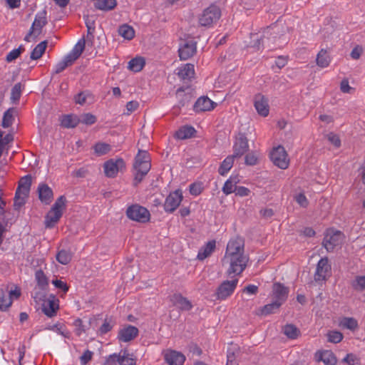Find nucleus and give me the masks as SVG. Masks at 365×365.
<instances>
[{
	"label": "nucleus",
	"instance_id": "nucleus-1",
	"mask_svg": "<svg viewBox=\"0 0 365 365\" xmlns=\"http://www.w3.org/2000/svg\"><path fill=\"white\" fill-rule=\"evenodd\" d=\"M66 198L64 195L58 197L50 210L45 216L44 225L46 228H53L63 215L66 207Z\"/></svg>",
	"mask_w": 365,
	"mask_h": 365
},
{
	"label": "nucleus",
	"instance_id": "nucleus-2",
	"mask_svg": "<svg viewBox=\"0 0 365 365\" xmlns=\"http://www.w3.org/2000/svg\"><path fill=\"white\" fill-rule=\"evenodd\" d=\"M249 257L243 255L236 257H229L227 259L223 258L222 263L229 264L227 274L229 276L232 274L240 275L245 269Z\"/></svg>",
	"mask_w": 365,
	"mask_h": 365
},
{
	"label": "nucleus",
	"instance_id": "nucleus-3",
	"mask_svg": "<svg viewBox=\"0 0 365 365\" xmlns=\"http://www.w3.org/2000/svg\"><path fill=\"white\" fill-rule=\"evenodd\" d=\"M126 215L129 219L142 223L148 222L150 217L148 209L138 204L129 206L126 210Z\"/></svg>",
	"mask_w": 365,
	"mask_h": 365
},
{
	"label": "nucleus",
	"instance_id": "nucleus-4",
	"mask_svg": "<svg viewBox=\"0 0 365 365\" xmlns=\"http://www.w3.org/2000/svg\"><path fill=\"white\" fill-rule=\"evenodd\" d=\"M221 16V11L216 5H210L203 11L199 19V23L202 26H210L215 23Z\"/></svg>",
	"mask_w": 365,
	"mask_h": 365
},
{
	"label": "nucleus",
	"instance_id": "nucleus-5",
	"mask_svg": "<svg viewBox=\"0 0 365 365\" xmlns=\"http://www.w3.org/2000/svg\"><path fill=\"white\" fill-rule=\"evenodd\" d=\"M272 163L281 169H286L289 165V160L284 148L279 145L274 148L270 153Z\"/></svg>",
	"mask_w": 365,
	"mask_h": 365
},
{
	"label": "nucleus",
	"instance_id": "nucleus-6",
	"mask_svg": "<svg viewBox=\"0 0 365 365\" xmlns=\"http://www.w3.org/2000/svg\"><path fill=\"white\" fill-rule=\"evenodd\" d=\"M125 168V163L122 158L110 159L104 163L105 175L108 178H115L119 171Z\"/></svg>",
	"mask_w": 365,
	"mask_h": 365
},
{
	"label": "nucleus",
	"instance_id": "nucleus-7",
	"mask_svg": "<svg viewBox=\"0 0 365 365\" xmlns=\"http://www.w3.org/2000/svg\"><path fill=\"white\" fill-rule=\"evenodd\" d=\"M238 283V279L223 281L216 290V298L219 300H225L235 291Z\"/></svg>",
	"mask_w": 365,
	"mask_h": 365
},
{
	"label": "nucleus",
	"instance_id": "nucleus-8",
	"mask_svg": "<svg viewBox=\"0 0 365 365\" xmlns=\"http://www.w3.org/2000/svg\"><path fill=\"white\" fill-rule=\"evenodd\" d=\"M197 51V42L193 39L185 40L180 43L178 49L181 60H187L192 57Z\"/></svg>",
	"mask_w": 365,
	"mask_h": 365
},
{
	"label": "nucleus",
	"instance_id": "nucleus-9",
	"mask_svg": "<svg viewBox=\"0 0 365 365\" xmlns=\"http://www.w3.org/2000/svg\"><path fill=\"white\" fill-rule=\"evenodd\" d=\"M249 149L248 140L245 133H239L233 145V154L235 158H240Z\"/></svg>",
	"mask_w": 365,
	"mask_h": 365
},
{
	"label": "nucleus",
	"instance_id": "nucleus-10",
	"mask_svg": "<svg viewBox=\"0 0 365 365\" xmlns=\"http://www.w3.org/2000/svg\"><path fill=\"white\" fill-rule=\"evenodd\" d=\"M182 200V192L179 190L171 192L165 199L164 210L167 212H173Z\"/></svg>",
	"mask_w": 365,
	"mask_h": 365
},
{
	"label": "nucleus",
	"instance_id": "nucleus-11",
	"mask_svg": "<svg viewBox=\"0 0 365 365\" xmlns=\"http://www.w3.org/2000/svg\"><path fill=\"white\" fill-rule=\"evenodd\" d=\"M244 242L238 238L229 241L227 245L225 255L223 258L227 259L229 257H236L243 255Z\"/></svg>",
	"mask_w": 365,
	"mask_h": 365
},
{
	"label": "nucleus",
	"instance_id": "nucleus-12",
	"mask_svg": "<svg viewBox=\"0 0 365 365\" xmlns=\"http://www.w3.org/2000/svg\"><path fill=\"white\" fill-rule=\"evenodd\" d=\"M341 235L340 231L327 233L322 242L323 246L328 252H332L341 243Z\"/></svg>",
	"mask_w": 365,
	"mask_h": 365
},
{
	"label": "nucleus",
	"instance_id": "nucleus-13",
	"mask_svg": "<svg viewBox=\"0 0 365 365\" xmlns=\"http://www.w3.org/2000/svg\"><path fill=\"white\" fill-rule=\"evenodd\" d=\"M289 289L280 282L274 283L272 286V299L282 305L287 301Z\"/></svg>",
	"mask_w": 365,
	"mask_h": 365
},
{
	"label": "nucleus",
	"instance_id": "nucleus-14",
	"mask_svg": "<svg viewBox=\"0 0 365 365\" xmlns=\"http://www.w3.org/2000/svg\"><path fill=\"white\" fill-rule=\"evenodd\" d=\"M163 356L165 362L169 365H183L185 361V355L175 350H167Z\"/></svg>",
	"mask_w": 365,
	"mask_h": 365
},
{
	"label": "nucleus",
	"instance_id": "nucleus-15",
	"mask_svg": "<svg viewBox=\"0 0 365 365\" xmlns=\"http://www.w3.org/2000/svg\"><path fill=\"white\" fill-rule=\"evenodd\" d=\"M138 332L139 331L137 327L132 325H127L120 329L118 339L120 341L128 342L134 339L138 335Z\"/></svg>",
	"mask_w": 365,
	"mask_h": 365
},
{
	"label": "nucleus",
	"instance_id": "nucleus-16",
	"mask_svg": "<svg viewBox=\"0 0 365 365\" xmlns=\"http://www.w3.org/2000/svg\"><path fill=\"white\" fill-rule=\"evenodd\" d=\"M38 198L45 205H49L53 199L52 189L46 183H40L38 186Z\"/></svg>",
	"mask_w": 365,
	"mask_h": 365
},
{
	"label": "nucleus",
	"instance_id": "nucleus-17",
	"mask_svg": "<svg viewBox=\"0 0 365 365\" xmlns=\"http://www.w3.org/2000/svg\"><path fill=\"white\" fill-rule=\"evenodd\" d=\"M216 105L217 103L211 101L209 98L202 96L195 103L193 109L197 113L208 111L212 110Z\"/></svg>",
	"mask_w": 365,
	"mask_h": 365
},
{
	"label": "nucleus",
	"instance_id": "nucleus-18",
	"mask_svg": "<svg viewBox=\"0 0 365 365\" xmlns=\"http://www.w3.org/2000/svg\"><path fill=\"white\" fill-rule=\"evenodd\" d=\"M331 267L329 264L327 257L322 258L317 263V269L314 275L316 281L324 280L326 278L327 273L330 270Z\"/></svg>",
	"mask_w": 365,
	"mask_h": 365
},
{
	"label": "nucleus",
	"instance_id": "nucleus-19",
	"mask_svg": "<svg viewBox=\"0 0 365 365\" xmlns=\"http://www.w3.org/2000/svg\"><path fill=\"white\" fill-rule=\"evenodd\" d=\"M46 11L42 10L36 14L34 21L31 26L34 28V31L39 35L41 33L42 29L47 24Z\"/></svg>",
	"mask_w": 365,
	"mask_h": 365
},
{
	"label": "nucleus",
	"instance_id": "nucleus-20",
	"mask_svg": "<svg viewBox=\"0 0 365 365\" xmlns=\"http://www.w3.org/2000/svg\"><path fill=\"white\" fill-rule=\"evenodd\" d=\"M170 300L173 304L177 306L181 311H189L192 308L191 302L181 294H174Z\"/></svg>",
	"mask_w": 365,
	"mask_h": 365
},
{
	"label": "nucleus",
	"instance_id": "nucleus-21",
	"mask_svg": "<svg viewBox=\"0 0 365 365\" xmlns=\"http://www.w3.org/2000/svg\"><path fill=\"white\" fill-rule=\"evenodd\" d=\"M255 107L257 113L264 117H266L269 114V105L268 100L260 94L255 96Z\"/></svg>",
	"mask_w": 365,
	"mask_h": 365
},
{
	"label": "nucleus",
	"instance_id": "nucleus-22",
	"mask_svg": "<svg viewBox=\"0 0 365 365\" xmlns=\"http://www.w3.org/2000/svg\"><path fill=\"white\" fill-rule=\"evenodd\" d=\"M276 28L275 26H270L267 27L264 31L262 36L259 38H256L252 40L251 42L252 45L251 46L255 48L256 50L259 51L261 48H264V43H265V39H269V37L268 36L269 34L272 35V30H274Z\"/></svg>",
	"mask_w": 365,
	"mask_h": 365
},
{
	"label": "nucleus",
	"instance_id": "nucleus-23",
	"mask_svg": "<svg viewBox=\"0 0 365 365\" xmlns=\"http://www.w3.org/2000/svg\"><path fill=\"white\" fill-rule=\"evenodd\" d=\"M177 71L178 76L182 80H190L194 77L195 70L193 64L187 63L182 67H179Z\"/></svg>",
	"mask_w": 365,
	"mask_h": 365
},
{
	"label": "nucleus",
	"instance_id": "nucleus-24",
	"mask_svg": "<svg viewBox=\"0 0 365 365\" xmlns=\"http://www.w3.org/2000/svg\"><path fill=\"white\" fill-rule=\"evenodd\" d=\"M31 182L32 180L31 175H26L22 177L19 182V185L16 192L22 193V195L24 196H28L29 194Z\"/></svg>",
	"mask_w": 365,
	"mask_h": 365
},
{
	"label": "nucleus",
	"instance_id": "nucleus-25",
	"mask_svg": "<svg viewBox=\"0 0 365 365\" xmlns=\"http://www.w3.org/2000/svg\"><path fill=\"white\" fill-rule=\"evenodd\" d=\"M86 46V40L84 38L80 39L74 46L71 51L66 55L68 58H70L73 63L77 60L83 53Z\"/></svg>",
	"mask_w": 365,
	"mask_h": 365
},
{
	"label": "nucleus",
	"instance_id": "nucleus-26",
	"mask_svg": "<svg viewBox=\"0 0 365 365\" xmlns=\"http://www.w3.org/2000/svg\"><path fill=\"white\" fill-rule=\"evenodd\" d=\"M145 164H148L149 169H150V163L149 154L145 150H139L137 155L135 158V163L133 168H144Z\"/></svg>",
	"mask_w": 365,
	"mask_h": 365
},
{
	"label": "nucleus",
	"instance_id": "nucleus-27",
	"mask_svg": "<svg viewBox=\"0 0 365 365\" xmlns=\"http://www.w3.org/2000/svg\"><path fill=\"white\" fill-rule=\"evenodd\" d=\"M216 247V242L215 240H211L207 242L203 247H202L197 254V258L199 260H203L209 257L215 250Z\"/></svg>",
	"mask_w": 365,
	"mask_h": 365
},
{
	"label": "nucleus",
	"instance_id": "nucleus-28",
	"mask_svg": "<svg viewBox=\"0 0 365 365\" xmlns=\"http://www.w3.org/2000/svg\"><path fill=\"white\" fill-rule=\"evenodd\" d=\"M196 133L195 129L191 125H184L180 128L175 134V137L180 140L190 138Z\"/></svg>",
	"mask_w": 365,
	"mask_h": 365
},
{
	"label": "nucleus",
	"instance_id": "nucleus-29",
	"mask_svg": "<svg viewBox=\"0 0 365 365\" xmlns=\"http://www.w3.org/2000/svg\"><path fill=\"white\" fill-rule=\"evenodd\" d=\"M317 360L323 361L326 365H335L336 359L331 351H323L316 354Z\"/></svg>",
	"mask_w": 365,
	"mask_h": 365
},
{
	"label": "nucleus",
	"instance_id": "nucleus-30",
	"mask_svg": "<svg viewBox=\"0 0 365 365\" xmlns=\"http://www.w3.org/2000/svg\"><path fill=\"white\" fill-rule=\"evenodd\" d=\"M58 309V304L53 300H47L44 302L42 307L43 312L49 317H52L56 314Z\"/></svg>",
	"mask_w": 365,
	"mask_h": 365
},
{
	"label": "nucleus",
	"instance_id": "nucleus-31",
	"mask_svg": "<svg viewBox=\"0 0 365 365\" xmlns=\"http://www.w3.org/2000/svg\"><path fill=\"white\" fill-rule=\"evenodd\" d=\"M79 124L78 117L75 115H66L62 117L61 125L66 128H72Z\"/></svg>",
	"mask_w": 365,
	"mask_h": 365
},
{
	"label": "nucleus",
	"instance_id": "nucleus-32",
	"mask_svg": "<svg viewBox=\"0 0 365 365\" xmlns=\"http://www.w3.org/2000/svg\"><path fill=\"white\" fill-rule=\"evenodd\" d=\"M8 294V287H3L0 288V310L5 311L7 308H9L11 304L12 301L9 297H6Z\"/></svg>",
	"mask_w": 365,
	"mask_h": 365
},
{
	"label": "nucleus",
	"instance_id": "nucleus-33",
	"mask_svg": "<svg viewBox=\"0 0 365 365\" xmlns=\"http://www.w3.org/2000/svg\"><path fill=\"white\" fill-rule=\"evenodd\" d=\"M236 158L232 155H228L221 163L218 173L220 175L224 176L232 168L234 160Z\"/></svg>",
	"mask_w": 365,
	"mask_h": 365
},
{
	"label": "nucleus",
	"instance_id": "nucleus-34",
	"mask_svg": "<svg viewBox=\"0 0 365 365\" xmlns=\"http://www.w3.org/2000/svg\"><path fill=\"white\" fill-rule=\"evenodd\" d=\"M116 4V0H96L94 6L99 10L110 11L113 9Z\"/></svg>",
	"mask_w": 365,
	"mask_h": 365
},
{
	"label": "nucleus",
	"instance_id": "nucleus-35",
	"mask_svg": "<svg viewBox=\"0 0 365 365\" xmlns=\"http://www.w3.org/2000/svg\"><path fill=\"white\" fill-rule=\"evenodd\" d=\"M85 24L87 28V41L92 43L93 32L95 31V18L93 16H84Z\"/></svg>",
	"mask_w": 365,
	"mask_h": 365
},
{
	"label": "nucleus",
	"instance_id": "nucleus-36",
	"mask_svg": "<svg viewBox=\"0 0 365 365\" xmlns=\"http://www.w3.org/2000/svg\"><path fill=\"white\" fill-rule=\"evenodd\" d=\"M48 41L46 40L41 41L33 49L31 53L30 58L32 60H37L40 58L44 53L47 47Z\"/></svg>",
	"mask_w": 365,
	"mask_h": 365
},
{
	"label": "nucleus",
	"instance_id": "nucleus-37",
	"mask_svg": "<svg viewBox=\"0 0 365 365\" xmlns=\"http://www.w3.org/2000/svg\"><path fill=\"white\" fill-rule=\"evenodd\" d=\"M145 64V61L144 58L135 57L128 62V68L132 71L139 72L143 69Z\"/></svg>",
	"mask_w": 365,
	"mask_h": 365
},
{
	"label": "nucleus",
	"instance_id": "nucleus-38",
	"mask_svg": "<svg viewBox=\"0 0 365 365\" xmlns=\"http://www.w3.org/2000/svg\"><path fill=\"white\" fill-rule=\"evenodd\" d=\"M133 169L135 171L134 175L135 176L133 180V185L137 186L140 182H141L150 169L148 164H145L144 168H133Z\"/></svg>",
	"mask_w": 365,
	"mask_h": 365
},
{
	"label": "nucleus",
	"instance_id": "nucleus-39",
	"mask_svg": "<svg viewBox=\"0 0 365 365\" xmlns=\"http://www.w3.org/2000/svg\"><path fill=\"white\" fill-rule=\"evenodd\" d=\"M317 64L321 68L327 67L331 61L329 56L325 49H321L317 56Z\"/></svg>",
	"mask_w": 365,
	"mask_h": 365
},
{
	"label": "nucleus",
	"instance_id": "nucleus-40",
	"mask_svg": "<svg viewBox=\"0 0 365 365\" xmlns=\"http://www.w3.org/2000/svg\"><path fill=\"white\" fill-rule=\"evenodd\" d=\"M118 34L125 39L131 40L135 36L133 28L126 24L121 25L118 28Z\"/></svg>",
	"mask_w": 365,
	"mask_h": 365
},
{
	"label": "nucleus",
	"instance_id": "nucleus-41",
	"mask_svg": "<svg viewBox=\"0 0 365 365\" xmlns=\"http://www.w3.org/2000/svg\"><path fill=\"white\" fill-rule=\"evenodd\" d=\"M281 306L282 304L280 303H278L273 299L271 303L267 304L262 307L260 310L261 314L267 316L270 314H274L279 309Z\"/></svg>",
	"mask_w": 365,
	"mask_h": 365
},
{
	"label": "nucleus",
	"instance_id": "nucleus-42",
	"mask_svg": "<svg viewBox=\"0 0 365 365\" xmlns=\"http://www.w3.org/2000/svg\"><path fill=\"white\" fill-rule=\"evenodd\" d=\"M35 279L38 286L42 290L46 289L48 285V280L44 272L41 269H38L35 273Z\"/></svg>",
	"mask_w": 365,
	"mask_h": 365
},
{
	"label": "nucleus",
	"instance_id": "nucleus-43",
	"mask_svg": "<svg viewBox=\"0 0 365 365\" xmlns=\"http://www.w3.org/2000/svg\"><path fill=\"white\" fill-rule=\"evenodd\" d=\"M283 333L289 339H297L300 334L299 329L294 324H287L283 327Z\"/></svg>",
	"mask_w": 365,
	"mask_h": 365
},
{
	"label": "nucleus",
	"instance_id": "nucleus-44",
	"mask_svg": "<svg viewBox=\"0 0 365 365\" xmlns=\"http://www.w3.org/2000/svg\"><path fill=\"white\" fill-rule=\"evenodd\" d=\"M14 110L15 109L14 108H10L4 113L1 123V125L3 128H9L13 124V122L14 120Z\"/></svg>",
	"mask_w": 365,
	"mask_h": 365
},
{
	"label": "nucleus",
	"instance_id": "nucleus-45",
	"mask_svg": "<svg viewBox=\"0 0 365 365\" xmlns=\"http://www.w3.org/2000/svg\"><path fill=\"white\" fill-rule=\"evenodd\" d=\"M72 259V255L69 251L61 250L56 255V260L61 264H68Z\"/></svg>",
	"mask_w": 365,
	"mask_h": 365
},
{
	"label": "nucleus",
	"instance_id": "nucleus-46",
	"mask_svg": "<svg viewBox=\"0 0 365 365\" xmlns=\"http://www.w3.org/2000/svg\"><path fill=\"white\" fill-rule=\"evenodd\" d=\"M340 325L351 331H354L358 328V322L353 317H344L340 322Z\"/></svg>",
	"mask_w": 365,
	"mask_h": 365
},
{
	"label": "nucleus",
	"instance_id": "nucleus-47",
	"mask_svg": "<svg viewBox=\"0 0 365 365\" xmlns=\"http://www.w3.org/2000/svg\"><path fill=\"white\" fill-rule=\"evenodd\" d=\"M183 88L180 87L176 91V96L179 98L178 107L184 106L190 101V96L189 93H185Z\"/></svg>",
	"mask_w": 365,
	"mask_h": 365
},
{
	"label": "nucleus",
	"instance_id": "nucleus-48",
	"mask_svg": "<svg viewBox=\"0 0 365 365\" xmlns=\"http://www.w3.org/2000/svg\"><path fill=\"white\" fill-rule=\"evenodd\" d=\"M121 354V352L120 353ZM136 359L127 353L126 350L123 351V354H120V365H135Z\"/></svg>",
	"mask_w": 365,
	"mask_h": 365
},
{
	"label": "nucleus",
	"instance_id": "nucleus-49",
	"mask_svg": "<svg viewBox=\"0 0 365 365\" xmlns=\"http://www.w3.org/2000/svg\"><path fill=\"white\" fill-rule=\"evenodd\" d=\"M93 148L95 153L98 156L107 154L111 149L110 145L105 143H98Z\"/></svg>",
	"mask_w": 365,
	"mask_h": 365
},
{
	"label": "nucleus",
	"instance_id": "nucleus-50",
	"mask_svg": "<svg viewBox=\"0 0 365 365\" xmlns=\"http://www.w3.org/2000/svg\"><path fill=\"white\" fill-rule=\"evenodd\" d=\"M78 120L79 123H81L87 125H91L94 124L97 119L94 115L87 113L81 115L80 117H78Z\"/></svg>",
	"mask_w": 365,
	"mask_h": 365
},
{
	"label": "nucleus",
	"instance_id": "nucleus-51",
	"mask_svg": "<svg viewBox=\"0 0 365 365\" xmlns=\"http://www.w3.org/2000/svg\"><path fill=\"white\" fill-rule=\"evenodd\" d=\"M73 63V62L70 59L68 58L67 56H64L63 59L58 62L56 66H55V73H60L63 71H64L66 67L68 66H71Z\"/></svg>",
	"mask_w": 365,
	"mask_h": 365
},
{
	"label": "nucleus",
	"instance_id": "nucleus-52",
	"mask_svg": "<svg viewBox=\"0 0 365 365\" xmlns=\"http://www.w3.org/2000/svg\"><path fill=\"white\" fill-rule=\"evenodd\" d=\"M328 341L337 344L343 339V334L338 331H330L327 333Z\"/></svg>",
	"mask_w": 365,
	"mask_h": 365
},
{
	"label": "nucleus",
	"instance_id": "nucleus-53",
	"mask_svg": "<svg viewBox=\"0 0 365 365\" xmlns=\"http://www.w3.org/2000/svg\"><path fill=\"white\" fill-rule=\"evenodd\" d=\"M28 196H24L22 193L19 192H15L14 207L15 210L20 209L26 202V198Z\"/></svg>",
	"mask_w": 365,
	"mask_h": 365
},
{
	"label": "nucleus",
	"instance_id": "nucleus-54",
	"mask_svg": "<svg viewBox=\"0 0 365 365\" xmlns=\"http://www.w3.org/2000/svg\"><path fill=\"white\" fill-rule=\"evenodd\" d=\"M351 285L354 289L358 291L365 289V276H357L352 282Z\"/></svg>",
	"mask_w": 365,
	"mask_h": 365
},
{
	"label": "nucleus",
	"instance_id": "nucleus-55",
	"mask_svg": "<svg viewBox=\"0 0 365 365\" xmlns=\"http://www.w3.org/2000/svg\"><path fill=\"white\" fill-rule=\"evenodd\" d=\"M24 51V48L22 45H21L18 48L12 50L7 54L6 57V61L11 62L16 59Z\"/></svg>",
	"mask_w": 365,
	"mask_h": 365
},
{
	"label": "nucleus",
	"instance_id": "nucleus-56",
	"mask_svg": "<svg viewBox=\"0 0 365 365\" xmlns=\"http://www.w3.org/2000/svg\"><path fill=\"white\" fill-rule=\"evenodd\" d=\"M21 94V83H16L11 89V99L13 101H19Z\"/></svg>",
	"mask_w": 365,
	"mask_h": 365
},
{
	"label": "nucleus",
	"instance_id": "nucleus-57",
	"mask_svg": "<svg viewBox=\"0 0 365 365\" xmlns=\"http://www.w3.org/2000/svg\"><path fill=\"white\" fill-rule=\"evenodd\" d=\"M113 326L114 322L110 319H106L103 324L99 328V332L101 334H105L110 331Z\"/></svg>",
	"mask_w": 365,
	"mask_h": 365
},
{
	"label": "nucleus",
	"instance_id": "nucleus-58",
	"mask_svg": "<svg viewBox=\"0 0 365 365\" xmlns=\"http://www.w3.org/2000/svg\"><path fill=\"white\" fill-rule=\"evenodd\" d=\"M272 26H275L276 28L274 29V30L271 31L272 32V34L268 35V36L269 37V39H265V43H264V47H267L269 49H272L273 48L272 44L274 43L275 40L277 38V26L275 24H273Z\"/></svg>",
	"mask_w": 365,
	"mask_h": 365
},
{
	"label": "nucleus",
	"instance_id": "nucleus-59",
	"mask_svg": "<svg viewBox=\"0 0 365 365\" xmlns=\"http://www.w3.org/2000/svg\"><path fill=\"white\" fill-rule=\"evenodd\" d=\"M120 354H113L106 358L103 365H117L119 364Z\"/></svg>",
	"mask_w": 365,
	"mask_h": 365
},
{
	"label": "nucleus",
	"instance_id": "nucleus-60",
	"mask_svg": "<svg viewBox=\"0 0 365 365\" xmlns=\"http://www.w3.org/2000/svg\"><path fill=\"white\" fill-rule=\"evenodd\" d=\"M235 187H237V185H233L232 182H230L227 180L222 188V191L225 195H228L232 192H235Z\"/></svg>",
	"mask_w": 365,
	"mask_h": 365
},
{
	"label": "nucleus",
	"instance_id": "nucleus-61",
	"mask_svg": "<svg viewBox=\"0 0 365 365\" xmlns=\"http://www.w3.org/2000/svg\"><path fill=\"white\" fill-rule=\"evenodd\" d=\"M73 325L76 327V334L78 336H81L82 333L86 331V327L83 324V321L81 319H76L74 322Z\"/></svg>",
	"mask_w": 365,
	"mask_h": 365
},
{
	"label": "nucleus",
	"instance_id": "nucleus-62",
	"mask_svg": "<svg viewBox=\"0 0 365 365\" xmlns=\"http://www.w3.org/2000/svg\"><path fill=\"white\" fill-rule=\"evenodd\" d=\"M189 190L191 195L197 196L202 192V188L201 184L195 182L190 185Z\"/></svg>",
	"mask_w": 365,
	"mask_h": 365
},
{
	"label": "nucleus",
	"instance_id": "nucleus-63",
	"mask_svg": "<svg viewBox=\"0 0 365 365\" xmlns=\"http://www.w3.org/2000/svg\"><path fill=\"white\" fill-rule=\"evenodd\" d=\"M327 139L336 148L340 147L341 140L339 139V137L336 134H334V133H329L327 135Z\"/></svg>",
	"mask_w": 365,
	"mask_h": 365
},
{
	"label": "nucleus",
	"instance_id": "nucleus-64",
	"mask_svg": "<svg viewBox=\"0 0 365 365\" xmlns=\"http://www.w3.org/2000/svg\"><path fill=\"white\" fill-rule=\"evenodd\" d=\"M245 163L247 165H255L257 163V157L253 153H249L245 155Z\"/></svg>",
	"mask_w": 365,
	"mask_h": 365
}]
</instances>
